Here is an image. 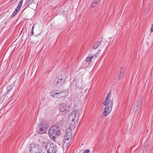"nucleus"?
I'll list each match as a JSON object with an SVG mask.
<instances>
[{"label": "nucleus", "instance_id": "3", "mask_svg": "<svg viewBox=\"0 0 153 153\" xmlns=\"http://www.w3.org/2000/svg\"><path fill=\"white\" fill-rule=\"evenodd\" d=\"M48 135L53 140H55V137L59 136L61 132L59 127L57 126H52L49 129Z\"/></svg>", "mask_w": 153, "mask_h": 153}, {"label": "nucleus", "instance_id": "7", "mask_svg": "<svg viewBox=\"0 0 153 153\" xmlns=\"http://www.w3.org/2000/svg\"><path fill=\"white\" fill-rule=\"evenodd\" d=\"M71 132V130L70 128H67L65 131L64 140L67 144L69 143L71 140L72 136Z\"/></svg>", "mask_w": 153, "mask_h": 153}, {"label": "nucleus", "instance_id": "29", "mask_svg": "<svg viewBox=\"0 0 153 153\" xmlns=\"http://www.w3.org/2000/svg\"><path fill=\"white\" fill-rule=\"evenodd\" d=\"M106 42H107L106 41H105L103 42V43H104V45H103V46H105V44H106Z\"/></svg>", "mask_w": 153, "mask_h": 153}, {"label": "nucleus", "instance_id": "16", "mask_svg": "<svg viewBox=\"0 0 153 153\" xmlns=\"http://www.w3.org/2000/svg\"><path fill=\"white\" fill-rule=\"evenodd\" d=\"M101 42L99 41L96 42L94 45L93 48L94 49H96L98 48L100 45Z\"/></svg>", "mask_w": 153, "mask_h": 153}, {"label": "nucleus", "instance_id": "2", "mask_svg": "<svg viewBox=\"0 0 153 153\" xmlns=\"http://www.w3.org/2000/svg\"><path fill=\"white\" fill-rule=\"evenodd\" d=\"M111 93H108L107 95L106 98L103 102L104 105L106 106L109 105L108 107H106L103 112V116L105 117L107 116L111 112L112 109L113 105V100H111L108 101L110 98Z\"/></svg>", "mask_w": 153, "mask_h": 153}, {"label": "nucleus", "instance_id": "5", "mask_svg": "<svg viewBox=\"0 0 153 153\" xmlns=\"http://www.w3.org/2000/svg\"><path fill=\"white\" fill-rule=\"evenodd\" d=\"M29 151L30 153H41V147L38 144H33L30 145Z\"/></svg>", "mask_w": 153, "mask_h": 153}, {"label": "nucleus", "instance_id": "22", "mask_svg": "<svg viewBox=\"0 0 153 153\" xmlns=\"http://www.w3.org/2000/svg\"><path fill=\"white\" fill-rule=\"evenodd\" d=\"M22 3H23V0H21L19 1L17 7H18V8H20L22 6Z\"/></svg>", "mask_w": 153, "mask_h": 153}, {"label": "nucleus", "instance_id": "25", "mask_svg": "<svg viewBox=\"0 0 153 153\" xmlns=\"http://www.w3.org/2000/svg\"><path fill=\"white\" fill-rule=\"evenodd\" d=\"M20 9V8H18V7H17L16 8V9H15V12H16V13H18V12L19 11V10Z\"/></svg>", "mask_w": 153, "mask_h": 153}, {"label": "nucleus", "instance_id": "28", "mask_svg": "<svg viewBox=\"0 0 153 153\" xmlns=\"http://www.w3.org/2000/svg\"><path fill=\"white\" fill-rule=\"evenodd\" d=\"M150 7H148V8L147 9V13H148L150 11Z\"/></svg>", "mask_w": 153, "mask_h": 153}, {"label": "nucleus", "instance_id": "1", "mask_svg": "<svg viewBox=\"0 0 153 153\" xmlns=\"http://www.w3.org/2000/svg\"><path fill=\"white\" fill-rule=\"evenodd\" d=\"M42 146L48 153H56L57 146L52 143L48 141H45L42 144Z\"/></svg>", "mask_w": 153, "mask_h": 153}, {"label": "nucleus", "instance_id": "19", "mask_svg": "<svg viewBox=\"0 0 153 153\" xmlns=\"http://www.w3.org/2000/svg\"><path fill=\"white\" fill-rule=\"evenodd\" d=\"M61 91L59 90L56 95V96H55V98H59L61 97Z\"/></svg>", "mask_w": 153, "mask_h": 153}, {"label": "nucleus", "instance_id": "8", "mask_svg": "<svg viewBox=\"0 0 153 153\" xmlns=\"http://www.w3.org/2000/svg\"><path fill=\"white\" fill-rule=\"evenodd\" d=\"M79 113V110L72 111L69 116L68 120L71 123L74 122L76 117H77V118H78Z\"/></svg>", "mask_w": 153, "mask_h": 153}, {"label": "nucleus", "instance_id": "30", "mask_svg": "<svg viewBox=\"0 0 153 153\" xmlns=\"http://www.w3.org/2000/svg\"><path fill=\"white\" fill-rule=\"evenodd\" d=\"M98 140H100V138L98 137Z\"/></svg>", "mask_w": 153, "mask_h": 153}, {"label": "nucleus", "instance_id": "13", "mask_svg": "<svg viewBox=\"0 0 153 153\" xmlns=\"http://www.w3.org/2000/svg\"><path fill=\"white\" fill-rule=\"evenodd\" d=\"M59 90H52L50 92V95L51 96L53 97H55L56 94Z\"/></svg>", "mask_w": 153, "mask_h": 153}, {"label": "nucleus", "instance_id": "9", "mask_svg": "<svg viewBox=\"0 0 153 153\" xmlns=\"http://www.w3.org/2000/svg\"><path fill=\"white\" fill-rule=\"evenodd\" d=\"M65 80V78H62L61 76H58L56 79L54 83V85L60 86L64 83Z\"/></svg>", "mask_w": 153, "mask_h": 153}, {"label": "nucleus", "instance_id": "12", "mask_svg": "<svg viewBox=\"0 0 153 153\" xmlns=\"http://www.w3.org/2000/svg\"><path fill=\"white\" fill-rule=\"evenodd\" d=\"M91 4V7H96L100 2V0H92Z\"/></svg>", "mask_w": 153, "mask_h": 153}, {"label": "nucleus", "instance_id": "10", "mask_svg": "<svg viewBox=\"0 0 153 153\" xmlns=\"http://www.w3.org/2000/svg\"><path fill=\"white\" fill-rule=\"evenodd\" d=\"M143 102V101L142 100H140L137 102L135 103L133 109L134 112L136 113L140 111Z\"/></svg>", "mask_w": 153, "mask_h": 153}, {"label": "nucleus", "instance_id": "18", "mask_svg": "<svg viewBox=\"0 0 153 153\" xmlns=\"http://www.w3.org/2000/svg\"><path fill=\"white\" fill-rule=\"evenodd\" d=\"M34 0H27L25 2V4L26 5H28L31 4L33 1Z\"/></svg>", "mask_w": 153, "mask_h": 153}, {"label": "nucleus", "instance_id": "14", "mask_svg": "<svg viewBox=\"0 0 153 153\" xmlns=\"http://www.w3.org/2000/svg\"><path fill=\"white\" fill-rule=\"evenodd\" d=\"M97 58V56L95 55L94 56H89L87 57L86 59V61L87 62H89L90 61L91 59L93 58Z\"/></svg>", "mask_w": 153, "mask_h": 153}, {"label": "nucleus", "instance_id": "21", "mask_svg": "<svg viewBox=\"0 0 153 153\" xmlns=\"http://www.w3.org/2000/svg\"><path fill=\"white\" fill-rule=\"evenodd\" d=\"M61 97H64L66 96L65 92L64 91H61Z\"/></svg>", "mask_w": 153, "mask_h": 153}, {"label": "nucleus", "instance_id": "6", "mask_svg": "<svg viewBox=\"0 0 153 153\" xmlns=\"http://www.w3.org/2000/svg\"><path fill=\"white\" fill-rule=\"evenodd\" d=\"M70 106V101L68 100L66 103L62 104L60 106V110L61 112L64 113L63 114L68 113L69 111Z\"/></svg>", "mask_w": 153, "mask_h": 153}, {"label": "nucleus", "instance_id": "11", "mask_svg": "<svg viewBox=\"0 0 153 153\" xmlns=\"http://www.w3.org/2000/svg\"><path fill=\"white\" fill-rule=\"evenodd\" d=\"M76 86L77 88L81 89L82 88V90H84L85 91H86V90L83 88V86L82 84V80H78L76 83Z\"/></svg>", "mask_w": 153, "mask_h": 153}, {"label": "nucleus", "instance_id": "31", "mask_svg": "<svg viewBox=\"0 0 153 153\" xmlns=\"http://www.w3.org/2000/svg\"><path fill=\"white\" fill-rule=\"evenodd\" d=\"M89 153H91V152H89Z\"/></svg>", "mask_w": 153, "mask_h": 153}, {"label": "nucleus", "instance_id": "26", "mask_svg": "<svg viewBox=\"0 0 153 153\" xmlns=\"http://www.w3.org/2000/svg\"><path fill=\"white\" fill-rule=\"evenodd\" d=\"M150 31L151 32H153V24L152 25L151 28L150 29Z\"/></svg>", "mask_w": 153, "mask_h": 153}, {"label": "nucleus", "instance_id": "27", "mask_svg": "<svg viewBox=\"0 0 153 153\" xmlns=\"http://www.w3.org/2000/svg\"><path fill=\"white\" fill-rule=\"evenodd\" d=\"M89 152H90L89 150L87 149L83 153H89Z\"/></svg>", "mask_w": 153, "mask_h": 153}, {"label": "nucleus", "instance_id": "20", "mask_svg": "<svg viewBox=\"0 0 153 153\" xmlns=\"http://www.w3.org/2000/svg\"><path fill=\"white\" fill-rule=\"evenodd\" d=\"M13 86L12 85H8L7 87V91H10L11 89L12 88Z\"/></svg>", "mask_w": 153, "mask_h": 153}, {"label": "nucleus", "instance_id": "17", "mask_svg": "<svg viewBox=\"0 0 153 153\" xmlns=\"http://www.w3.org/2000/svg\"><path fill=\"white\" fill-rule=\"evenodd\" d=\"M124 75V73L123 71L120 72L118 74V75L117 79L119 80L121 79V78Z\"/></svg>", "mask_w": 153, "mask_h": 153}, {"label": "nucleus", "instance_id": "15", "mask_svg": "<svg viewBox=\"0 0 153 153\" xmlns=\"http://www.w3.org/2000/svg\"><path fill=\"white\" fill-rule=\"evenodd\" d=\"M143 153H150L149 147L146 146L144 147L143 151Z\"/></svg>", "mask_w": 153, "mask_h": 153}, {"label": "nucleus", "instance_id": "24", "mask_svg": "<svg viewBox=\"0 0 153 153\" xmlns=\"http://www.w3.org/2000/svg\"><path fill=\"white\" fill-rule=\"evenodd\" d=\"M17 13L15 12V11L14 12L12 13V15H11V18H13L17 14Z\"/></svg>", "mask_w": 153, "mask_h": 153}, {"label": "nucleus", "instance_id": "4", "mask_svg": "<svg viewBox=\"0 0 153 153\" xmlns=\"http://www.w3.org/2000/svg\"><path fill=\"white\" fill-rule=\"evenodd\" d=\"M39 127L38 130L39 133L40 134H43L46 132L47 129L48 128V125L46 122L43 121L41 122Z\"/></svg>", "mask_w": 153, "mask_h": 153}, {"label": "nucleus", "instance_id": "23", "mask_svg": "<svg viewBox=\"0 0 153 153\" xmlns=\"http://www.w3.org/2000/svg\"><path fill=\"white\" fill-rule=\"evenodd\" d=\"M34 26H35V25H34L33 26V27H32V29H31V35H33L34 34V33H33V29L34 28Z\"/></svg>", "mask_w": 153, "mask_h": 153}]
</instances>
